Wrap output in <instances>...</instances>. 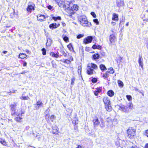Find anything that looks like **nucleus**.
Listing matches in <instances>:
<instances>
[{
	"label": "nucleus",
	"mask_w": 148,
	"mask_h": 148,
	"mask_svg": "<svg viewBox=\"0 0 148 148\" xmlns=\"http://www.w3.org/2000/svg\"><path fill=\"white\" fill-rule=\"evenodd\" d=\"M98 68L97 65L93 63L88 64L87 65V72L88 75H91L94 73L95 72L93 69L96 70Z\"/></svg>",
	"instance_id": "obj_1"
},
{
	"label": "nucleus",
	"mask_w": 148,
	"mask_h": 148,
	"mask_svg": "<svg viewBox=\"0 0 148 148\" xmlns=\"http://www.w3.org/2000/svg\"><path fill=\"white\" fill-rule=\"evenodd\" d=\"M58 5L61 7H65L68 8H69L70 6L69 4H70L67 1L65 2L64 0H59L56 1Z\"/></svg>",
	"instance_id": "obj_2"
},
{
	"label": "nucleus",
	"mask_w": 148,
	"mask_h": 148,
	"mask_svg": "<svg viewBox=\"0 0 148 148\" xmlns=\"http://www.w3.org/2000/svg\"><path fill=\"white\" fill-rule=\"evenodd\" d=\"M135 130L132 127L130 128L127 130V133L129 138H131L135 135Z\"/></svg>",
	"instance_id": "obj_3"
},
{
	"label": "nucleus",
	"mask_w": 148,
	"mask_h": 148,
	"mask_svg": "<svg viewBox=\"0 0 148 148\" xmlns=\"http://www.w3.org/2000/svg\"><path fill=\"white\" fill-rule=\"evenodd\" d=\"M79 20L80 23L82 24H87V25L88 26H90L91 25V23L88 22L85 16H81L79 18Z\"/></svg>",
	"instance_id": "obj_4"
},
{
	"label": "nucleus",
	"mask_w": 148,
	"mask_h": 148,
	"mask_svg": "<svg viewBox=\"0 0 148 148\" xmlns=\"http://www.w3.org/2000/svg\"><path fill=\"white\" fill-rule=\"evenodd\" d=\"M15 106L16 104L15 103L11 104L10 105V107L11 108V110L12 111V116H14L16 114L17 116H20V112H15Z\"/></svg>",
	"instance_id": "obj_5"
},
{
	"label": "nucleus",
	"mask_w": 148,
	"mask_h": 148,
	"mask_svg": "<svg viewBox=\"0 0 148 148\" xmlns=\"http://www.w3.org/2000/svg\"><path fill=\"white\" fill-rule=\"evenodd\" d=\"M92 36H88L84 39L83 42L85 44L90 43L92 41Z\"/></svg>",
	"instance_id": "obj_6"
},
{
	"label": "nucleus",
	"mask_w": 148,
	"mask_h": 148,
	"mask_svg": "<svg viewBox=\"0 0 148 148\" xmlns=\"http://www.w3.org/2000/svg\"><path fill=\"white\" fill-rule=\"evenodd\" d=\"M34 5L33 3H30L27 7V10L28 12H31L32 10H34Z\"/></svg>",
	"instance_id": "obj_7"
},
{
	"label": "nucleus",
	"mask_w": 148,
	"mask_h": 148,
	"mask_svg": "<svg viewBox=\"0 0 148 148\" xmlns=\"http://www.w3.org/2000/svg\"><path fill=\"white\" fill-rule=\"evenodd\" d=\"M116 4L117 6L119 8L123 7L124 5V1L123 0H117Z\"/></svg>",
	"instance_id": "obj_8"
},
{
	"label": "nucleus",
	"mask_w": 148,
	"mask_h": 148,
	"mask_svg": "<svg viewBox=\"0 0 148 148\" xmlns=\"http://www.w3.org/2000/svg\"><path fill=\"white\" fill-rule=\"evenodd\" d=\"M45 18V16L44 15L39 14L37 16V20L40 21H44Z\"/></svg>",
	"instance_id": "obj_9"
},
{
	"label": "nucleus",
	"mask_w": 148,
	"mask_h": 148,
	"mask_svg": "<svg viewBox=\"0 0 148 148\" xmlns=\"http://www.w3.org/2000/svg\"><path fill=\"white\" fill-rule=\"evenodd\" d=\"M103 101L105 105H107L110 103L109 99L107 97H104L103 99Z\"/></svg>",
	"instance_id": "obj_10"
},
{
	"label": "nucleus",
	"mask_w": 148,
	"mask_h": 148,
	"mask_svg": "<svg viewBox=\"0 0 148 148\" xmlns=\"http://www.w3.org/2000/svg\"><path fill=\"white\" fill-rule=\"evenodd\" d=\"M52 133L53 134H57L58 133V128L56 126L52 127Z\"/></svg>",
	"instance_id": "obj_11"
},
{
	"label": "nucleus",
	"mask_w": 148,
	"mask_h": 148,
	"mask_svg": "<svg viewBox=\"0 0 148 148\" xmlns=\"http://www.w3.org/2000/svg\"><path fill=\"white\" fill-rule=\"evenodd\" d=\"M116 37L114 34H112L110 36V40L111 43H114L116 40Z\"/></svg>",
	"instance_id": "obj_12"
},
{
	"label": "nucleus",
	"mask_w": 148,
	"mask_h": 148,
	"mask_svg": "<svg viewBox=\"0 0 148 148\" xmlns=\"http://www.w3.org/2000/svg\"><path fill=\"white\" fill-rule=\"evenodd\" d=\"M120 108L121 110L124 112H128L129 111L127 106H123L121 107Z\"/></svg>",
	"instance_id": "obj_13"
},
{
	"label": "nucleus",
	"mask_w": 148,
	"mask_h": 148,
	"mask_svg": "<svg viewBox=\"0 0 148 148\" xmlns=\"http://www.w3.org/2000/svg\"><path fill=\"white\" fill-rule=\"evenodd\" d=\"M112 20L115 21H117L119 20L118 14H117L113 13L112 15Z\"/></svg>",
	"instance_id": "obj_14"
},
{
	"label": "nucleus",
	"mask_w": 148,
	"mask_h": 148,
	"mask_svg": "<svg viewBox=\"0 0 148 148\" xmlns=\"http://www.w3.org/2000/svg\"><path fill=\"white\" fill-rule=\"evenodd\" d=\"M93 122L94 126L96 125H99L100 123V122L99 121L97 117H95L94 118L93 120Z\"/></svg>",
	"instance_id": "obj_15"
},
{
	"label": "nucleus",
	"mask_w": 148,
	"mask_h": 148,
	"mask_svg": "<svg viewBox=\"0 0 148 148\" xmlns=\"http://www.w3.org/2000/svg\"><path fill=\"white\" fill-rule=\"evenodd\" d=\"M79 7L77 4H74L71 7V9L73 11H77Z\"/></svg>",
	"instance_id": "obj_16"
},
{
	"label": "nucleus",
	"mask_w": 148,
	"mask_h": 148,
	"mask_svg": "<svg viewBox=\"0 0 148 148\" xmlns=\"http://www.w3.org/2000/svg\"><path fill=\"white\" fill-rule=\"evenodd\" d=\"M57 24L56 23H52L50 24L49 25V28L52 29L57 28Z\"/></svg>",
	"instance_id": "obj_17"
},
{
	"label": "nucleus",
	"mask_w": 148,
	"mask_h": 148,
	"mask_svg": "<svg viewBox=\"0 0 148 148\" xmlns=\"http://www.w3.org/2000/svg\"><path fill=\"white\" fill-rule=\"evenodd\" d=\"M58 53H57L55 54L53 52H51L50 53V55L53 57L57 58L59 56Z\"/></svg>",
	"instance_id": "obj_18"
},
{
	"label": "nucleus",
	"mask_w": 148,
	"mask_h": 148,
	"mask_svg": "<svg viewBox=\"0 0 148 148\" xmlns=\"http://www.w3.org/2000/svg\"><path fill=\"white\" fill-rule=\"evenodd\" d=\"M107 95L109 96L112 97L114 95V92L112 90H109L107 92Z\"/></svg>",
	"instance_id": "obj_19"
},
{
	"label": "nucleus",
	"mask_w": 148,
	"mask_h": 148,
	"mask_svg": "<svg viewBox=\"0 0 148 148\" xmlns=\"http://www.w3.org/2000/svg\"><path fill=\"white\" fill-rule=\"evenodd\" d=\"M105 108L107 111L110 112L111 111V107L110 103L107 105H105Z\"/></svg>",
	"instance_id": "obj_20"
},
{
	"label": "nucleus",
	"mask_w": 148,
	"mask_h": 148,
	"mask_svg": "<svg viewBox=\"0 0 148 148\" xmlns=\"http://www.w3.org/2000/svg\"><path fill=\"white\" fill-rule=\"evenodd\" d=\"M27 56V55L25 54L24 53H21L19 54V58L21 59H24L26 58Z\"/></svg>",
	"instance_id": "obj_21"
},
{
	"label": "nucleus",
	"mask_w": 148,
	"mask_h": 148,
	"mask_svg": "<svg viewBox=\"0 0 148 148\" xmlns=\"http://www.w3.org/2000/svg\"><path fill=\"white\" fill-rule=\"evenodd\" d=\"M142 57L141 56H140L138 60V63L139 66H140L142 68L143 67V62L142 61Z\"/></svg>",
	"instance_id": "obj_22"
},
{
	"label": "nucleus",
	"mask_w": 148,
	"mask_h": 148,
	"mask_svg": "<svg viewBox=\"0 0 148 148\" xmlns=\"http://www.w3.org/2000/svg\"><path fill=\"white\" fill-rule=\"evenodd\" d=\"M20 99H21L28 100L29 99V97L28 96H25L23 94L21 97H20Z\"/></svg>",
	"instance_id": "obj_23"
},
{
	"label": "nucleus",
	"mask_w": 148,
	"mask_h": 148,
	"mask_svg": "<svg viewBox=\"0 0 148 148\" xmlns=\"http://www.w3.org/2000/svg\"><path fill=\"white\" fill-rule=\"evenodd\" d=\"M99 67L100 69L102 71H105L107 70L106 67L103 64H101L100 65Z\"/></svg>",
	"instance_id": "obj_24"
},
{
	"label": "nucleus",
	"mask_w": 148,
	"mask_h": 148,
	"mask_svg": "<svg viewBox=\"0 0 148 148\" xmlns=\"http://www.w3.org/2000/svg\"><path fill=\"white\" fill-rule=\"evenodd\" d=\"M107 73L113 74L114 73V70L112 68H110L108 69Z\"/></svg>",
	"instance_id": "obj_25"
},
{
	"label": "nucleus",
	"mask_w": 148,
	"mask_h": 148,
	"mask_svg": "<svg viewBox=\"0 0 148 148\" xmlns=\"http://www.w3.org/2000/svg\"><path fill=\"white\" fill-rule=\"evenodd\" d=\"M92 57L94 60H97L99 58V56L98 54H95L93 55Z\"/></svg>",
	"instance_id": "obj_26"
},
{
	"label": "nucleus",
	"mask_w": 148,
	"mask_h": 148,
	"mask_svg": "<svg viewBox=\"0 0 148 148\" xmlns=\"http://www.w3.org/2000/svg\"><path fill=\"white\" fill-rule=\"evenodd\" d=\"M62 38L66 42H67L69 41L68 38L65 35H63Z\"/></svg>",
	"instance_id": "obj_27"
},
{
	"label": "nucleus",
	"mask_w": 148,
	"mask_h": 148,
	"mask_svg": "<svg viewBox=\"0 0 148 148\" xmlns=\"http://www.w3.org/2000/svg\"><path fill=\"white\" fill-rule=\"evenodd\" d=\"M0 142L3 145L6 146V143L5 141V140L3 139L2 138H0Z\"/></svg>",
	"instance_id": "obj_28"
},
{
	"label": "nucleus",
	"mask_w": 148,
	"mask_h": 148,
	"mask_svg": "<svg viewBox=\"0 0 148 148\" xmlns=\"http://www.w3.org/2000/svg\"><path fill=\"white\" fill-rule=\"evenodd\" d=\"M118 83L119 86L121 87H123V84L121 81L119 80L118 81Z\"/></svg>",
	"instance_id": "obj_29"
},
{
	"label": "nucleus",
	"mask_w": 148,
	"mask_h": 148,
	"mask_svg": "<svg viewBox=\"0 0 148 148\" xmlns=\"http://www.w3.org/2000/svg\"><path fill=\"white\" fill-rule=\"evenodd\" d=\"M127 106L128 107V108L129 109V110H132L133 108V104L131 102L127 104Z\"/></svg>",
	"instance_id": "obj_30"
},
{
	"label": "nucleus",
	"mask_w": 148,
	"mask_h": 148,
	"mask_svg": "<svg viewBox=\"0 0 148 148\" xmlns=\"http://www.w3.org/2000/svg\"><path fill=\"white\" fill-rule=\"evenodd\" d=\"M22 118L19 117H16L14 119L15 121L18 122H21Z\"/></svg>",
	"instance_id": "obj_31"
},
{
	"label": "nucleus",
	"mask_w": 148,
	"mask_h": 148,
	"mask_svg": "<svg viewBox=\"0 0 148 148\" xmlns=\"http://www.w3.org/2000/svg\"><path fill=\"white\" fill-rule=\"evenodd\" d=\"M56 118V116L53 115H52L50 117V119L52 122H53L54 121V120Z\"/></svg>",
	"instance_id": "obj_32"
},
{
	"label": "nucleus",
	"mask_w": 148,
	"mask_h": 148,
	"mask_svg": "<svg viewBox=\"0 0 148 148\" xmlns=\"http://www.w3.org/2000/svg\"><path fill=\"white\" fill-rule=\"evenodd\" d=\"M72 121L73 123L74 124H76L78 123V120L76 118H74L73 119Z\"/></svg>",
	"instance_id": "obj_33"
},
{
	"label": "nucleus",
	"mask_w": 148,
	"mask_h": 148,
	"mask_svg": "<svg viewBox=\"0 0 148 148\" xmlns=\"http://www.w3.org/2000/svg\"><path fill=\"white\" fill-rule=\"evenodd\" d=\"M52 19L54 20L55 21H56L57 20H60L61 19V17L60 16H58L57 17L55 16H53L52 17Z\"/></svg>",
	"instance_id": "obj_34"
},
{
	"label": "nucleus",
	"mask_w": 148,
	"mask_h": 148,
	"mask_svg": "<svg viewBox=\"0 0 148 148\" xmlns=\"http://www.w3.org/2000/svg\"><path fill=\"white\" fill-rule=\"evenodd\" d=\"M42 54L43 55H45L46 54V50L44 48H43L42 49Z\"/></svg>",
	"instance_id": "obj_35"
},
{
	"label": "nucleus",
	"mask_w": 148,
	"mask_h": 148,
	"mask_svg": "<svg viewBox=\"0 0 148 148\" xmlns=\"http://www.w3.org/2000/svg\"><path fill=\"white\" fill-rule=\"evenodd\" d=\"M84 36V35L82 34H79L77 36V38L78 39L82 38Z\"/></svg>",
	"instance_id": "obj_36"
},
{
	"label": "nucleus",
	"mask_w": 148,
	"mask_h": 148,
	"mask_svg": "<svg viewBox=\"0 0 148 148\" xmlns=\"http://www.w3.org/2000/svg\"><path fill=\"white\" fill-rule=\"evenodd\" d=\"M126 97L128 101H130L132 100V97L130 95H127Z\"/></svg>",
	"instance_id": "obj_37"
},
{
	"label": "nucleus",
	"mask_w": 148,
	"mask_h": 148,
	"mask_svg": "<svg viewBox=\"0 0 148 148\" xmlns=\"http://www.w3.org/2000/svg\"><path fill=\"white\" fill-rule=\"evenodd\" d=\"M93 21L94 23H95L96 25H98L99 24V22L97 19H95L93 20Z\"/></svg>",
	"instance_id": "obj_38"
},
{
	"label": "nucleus",
	"mask_w": 148,
	"mask_h": 148,
	"mask_svg": "<svg viewBox=\"0 0 148 148\" xmlns=\"http://www.w3.org/2000/svg\"><path fill=\"white\" fill-rule=\"evenodd\" d=\"M43 104V103L40 102V101H38L36 103V104L37 105H41ZM40 106H39L38 107L39 108Z\"/></svg>",
	"instance_id": "obj_39"
},
{
	"label": "nucleus",
	"mask_w": 148,
	"mask_h": 148,
	"mask_svg": "<svg viewBox=\"0 0 148 148\" xmlns=\"http://www.w3.org/2000/svg\"><path fill=\"white\" fill-rule=\"evenodd\" d=\"M64 63H66L67 64H69L70 63L71 61H70V60L66 59V60H65L64 61Z\"/></svg>",
	"instance_id": "obj_40"
},
{
	"label": "nucleus",
	"mask_w": 148,
	"mask_h": 148,
	"mask_svg": "<svg viewBox=\"0 0 148 148\" xmlns=\"http://www.w3.org/2000/svg\"><path fill=\"white\" fill-rule=\"evenodd\" d=\"M90 14L93 17L95 18L96 17V15L94 12H91Z\"/></svg>",
	"instance_id": "obj_41"
},
{
	"label": "nucleus",
	"mask_w": 148,
	"mask_h": 148,
	"mask_svg": "<svg viewBox=\"0 0 148 148\" xmlns=\"http://www.w3.org/2000/svg\"><path fill=\"white\" fill-rule=\"evenodd\" d=\"M108 75L107 73H104L103 75V77L104 79H105L107 78Z\"/></svg>",
	"instance_id": "obj_42"
},
{
	"label": "nucleus",
	"mask_w": 148,
	"mask_h": 148,
	"mask_svg": "<svg viewBox=\"0 0 148 148\" xmlns=\"http://www.w3.org/2000/svg\"><path fill=\"white\" fill-rule=\"evenodd\" d=\"M75 80V78L74 77H73L71 79V84L73 85L74 82V81Z\"/></svg>",
	"instance_id": "obj_43"
},
{
	"label": "nucleus",
	"mask_w": 148,
	"mask_h": 148,
	"mask_svg": "<svg viewBox=\"0 0 148 148\" xmlns=\"http://www.w3.org/2000/svg\"><path fill=\"white\" fill-rule=\"evenodd\" d=\"M97 81V79L95 78H93L92 80V82L93 83H95Z\"/></svg>",
	"instance_id": "obj_44"
},
{
	"label": "nucleus",
	"mask_w": 148,
	"mask_h": 148,
	"mask_svg": "<svg viewBox=\"0 0 148 148\" xmlns=\"http://www.w3.org/2000/svg\"><path fill=\"white\" fill-rule=\"evenodd\" d=\"M89 47H86L85 50L86 51H89L90 53H93V52H94V51H91L89 50Z\"/></svg>",
	"instance_id": "obj_45"
},
{
	"label": "nucleus",
	"mask_w": 148,
	"mask_h": 148,
	"mask_svg": "<svg viewBox=\"0 0 148 148\" xmlns=\"http://www.w3.org/2000/svg\"><path fill=\"white\" fill-rule=\"evenodd\" d=\"M124 19H122V20L120 21V23L119 24V26H120L122 24H123L124 23Z\"/></svg>",
	"instance_id": "obj_46"
},
{
	"label": "nucleus",
	"mask_w": 148,
	"mask_h": 148,
	"mask_svg": "<svg viewBox=\"0 0 148 148\" xmlns=\"http://www.w3.org/2000/svg\"><path fill=\"white\" fill-rule=\"evenodd\" d=\"M96 90L99 93L101 91V88H96Z\"/></svg>",
	"instance_id": "obj_47"
},
{
	"label": "nucleus",
	"mask_w": 148,
	"mask_h": 148,
	"mask_svg": "<svg viewBox=\"0 0 148 148\" xmlns=\"http://www.w3.org/2000/svg\"><path fill=\"white\" fill-rule=\"evenodd\" d=\"M101 47H92L91 48L93 49H101Z\"/></svg>",
	"instance_id": "obj_48"
},
{
	"label": "nucleus",
	"mask_w": 148,
	"mask_h": 148,
	"mask_svg": "<svg viewBox=\"0 0 148 148\" xmlns=\"http://www.w3.org/2000/svg\"><path fill=\"white\" fill-rule=\"evenodd\" d=\"M99 93L96 90L94 91V94L96 96H97L98 95V94Z\"/></svg>",
	"instance_id": "obj_49"
},
{
	"label": "nucleus",
	"mask_w": 148,
	"mask_h": 148,
	"mask_svg": "<svg viewBox=\"0 0 148 148\" xmlns=\"http://www.w3.org/2000/svg\"><path fill=\"white\" fill-rule=\"evenodd\" d=\"M52 7H53L50 5H49L47 6V8L49 10H51L52 8Z\"/></svg>",
	"instance_id": "obj_50"
},
{
	"label": "nucleus",
	"mask_w": 148,
	"mask_h": 148,
	"mask_svg": "<svg viewBox=\"0 0 148 148\" xmlns=\"http://www.w3.org/2000/svg\"><path fill=\"white\" fill-rule=\"evenodd\" d=\"M145 135L148 137V130L146 131Z\"/></svg>",
	"instance_id": "obj_51"
},
{
	"label": "nucleus",
	"mask_w": 148,
	"mask_h": 148,
	"mask_svg": "<svg viewBox=\"0 0 148 148\" xmlns=\"http://www.w3.org/2000/svg\"><path fill=\"white\" fill-rule=\"evenodd\" d=\"M111 23L112 25L113 26H114L116 24V23L114 22H112Z\"/></svg>",
	"instance_id": "obj_52"
},
{
	"label": "nucleus",
	"mask_w": 148,
	"mask_h": 148,
	"mask_svg": "<svg viewBox=\"0 0 148 148\" xmlns=\"http://www.w3.org/2000/svg\"><path fill=\"white\" fill-rule=\"evenodd\" d=\"M62 25L63 27H64L66 26V24L64 23L63 22H62Z\"/></svg>",
	"instance_id": "obj_53"
},
{
	"label": "nucleus",
	"mask_w": 148,
	"mask_h": 148,
	"mask_svg": "<svg viewBox=\"0 0 148 148\" xmlns=\"http://www.w3.org/2000/svg\"><path fill=\"white\" fill-rule=\"evenodd\" d=\"M27 63L26 62H25L23 64V66H26L27 65Z\"/></svg>",
	"instance_id": "obj_54"
},
{
	"label": "nucleus",
	"mask_w": 148,
	"mask_h": 148,
	"mask_svg": "<svg viewBox=\"0 0 148 148\" xmlns=\"http://www.w3.org/2000/svg\"><path fill=\"white\" fill-rule=\"evenodd\" d=\"M48 115L47 114H46V115L45 119L47 121V117H49Z\"/></svg>",
	"instance_id": "obj_55"
},
{
	"label": "nucleus",
	"mask_w": 148,
	"mask_h": 148,
	"mask_svg": "<svg viewBox=\"0 0 148 148\" xmlns=\"http://www.w3.org/2000/svg\"><path fill=\"white\" fill-rule=\"evenodd\" d=\"M145 148H148V143L145 146Z\"/></svg>",
	"instance_id": "obj_56"
},
{
	"label": "nucleus",
	"mask_w": 148,
	"mask_h": 148,
	"mask_svg": "<svg viewBox=\"0 0 148 148\" xmlns=\"http://www.w3.org/2000/svg\"><path fill=\"white\" fill-rule=\"evenodd\" d=\"M76 148H82L81 146L80 145H78V146L76 147Z\"/></svg>",
	"instance_id": "obj_57"
},
{
	"label": "nucleus",
	"mask_w": 148,
	"mask_h": 148,
	"mask_svg": "<svg viewBox=\"0 0 148 148\" xmlns=\"http://www.w3.org/2000/svg\"><path fill=\"white\" fill-rule=\"evenodd\" d=\"M7 53V51H3V53L4 54H6Z\"/></svg>",
	"instance_id": "obj_58"
},
{
	"label": "nucleus",
	"mask_w": 148,
	"mask_h": 148,
	"mask_svg": "<svg viewBox=\"0 0 148 148\" xmlns=\"http://www.w3.org/2000/svg\"><path fill=\"white\" fill-rule=\"evenodd\" d=\"M129 22H127V23L126 24V26H128L129 25Z\"/></svg>",
	"instance_id": "obj_59"
},
{
	"label": "nucleus",
	"mask_w": 148,
	"mask_h": 148,
	"mask_svg": "<svg viewBox=\"0 0 148 148\" xmlns=\"http://www.w3.org/2000/svg\"><path fill=\"white\" fill-rule=\"evenodd\" d=\"M68 110H70V113H72V109H68Z\"/></svg>",
	"instance_id": "obj_60"
},
{
	"label": "nucleus",
	"mask_w": 148,
	"mask_h": 148,
	"mask_svg": "<svg viewBox=\"0 0 148 148\" xmlns=\"http://www.w3.org/2000/svg\"><path fill=\"white\" fill-rule=\"evenodd\" d=\"M135 90L136 91H138V89L137 88H135Z\"/></svg>",
	"instance_id": "obj_61"
},
{
	"label": "nucleus",
	"mask_w": 148,
	"mask_h": 148,
	"mask_svg": "<svg viewBox=\"0 0 148 148\" xmlns=\"http://www.w3.org/2000/svg\"><path fill=\"white\" fill-rule=\"evenodd\" d=\"M60 24H58V25L57 24V27H58L60 26Z\"/></svg>",
	"instance_id": "obj_62"
},
{
	"label": "nucleus",
	"mask_w": 148,
	"mask_h": 148,
	"mask_svg": "<svg viewBox=\"0 0 148 148\" xmlns=\"http://www.w3.org/2000/svg\"><path fill=\"white\" fill-rule=\"evenodd\" d=\"M26 73V72L24 71L23 72H22V73H21V74H24V73Z\"/></svg>",
	"instance_id": "obj_63"
},
{
	"label": "nucleus",
	"mask_w": 148,
	"mask_h": 148,
	"mask_svg": "<svg viewBox=\"0 0 148 148\" xmlns=\"http://www.w3.org/2000/svg\"><path fill=\"white\" fill-rule=\"evenodd\" d=\"M71 45V46H72V45H71V44H70L69 45H67V47H68V46H69Z\"/></svg>",
	"instance_id": "obj_64"
}]
</instances>
